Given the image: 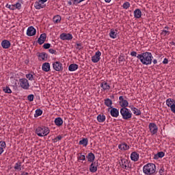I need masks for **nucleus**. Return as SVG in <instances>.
Instances as JSON below:
<instances>
[{"instance_id": "1", "label": "nucleus", "mask_w": 175, "mask_h": 175, "mask_svg": "<svg viewBox=\"0 0 175 175\" xmlns=\"http://www.w3.org/2000/svg\"><path fill=\"white\" fill-rule=\"evenodd\" d=\"M137 58L139 59L142 65H151L152 64V54L150 52H145L138 54Z\"/></svg>"}, {"instance_id": "2", "label": "nucleus", "mask_w": 175, "mask_h": 175, "mask_svg": "<svg viewBox=\"0 0 175 175\" xmlns=\"http://www.w3.org/2000/svg\"><path fill=\"white\" fill-rule=\"evenodd\" d=\"M143 172L144 174L146 175H152L157 172V167L154 163H148L143 167Z\"/></svg>"}, {"instance_id": "3", "label": "nucleus", "mask_w": 175, "mask_h": 175, "mask_svg": "<svg viewBox=\"0 0 175 175\" xmlns=\"http://www.w3.org/2000/svg\"><path fill=\"white\" fill-rule=\"evenodd\" d=\"M36 133L40 137H43L44 136H47V135L50 133V129H49V127L44 126H38L36 129Z\"/></svg>"}, {"instance_id": "4", "label": "nucleus", "mask_w": 175, "mask_h": 175, "mask_svg": "<svg viewBox=\"0 0 175 175\" xmlns=\"http://www.w3.org/2000/svg\"><path fill=\"white\" fill-rule=\"evenodd\" d=\"M120 114L123 120H128L132 118V111H131L128 108H125V107L121 108Z\"/></svg>"}, {"instance_id": "5", "label": "nucleus", "mask_w": 175, "mask_h": 175, "mask_svg": "<svg viewBox=\"0 0 175 175\" xmlns=\"http://www.w3.org/2000/svg\"><path fill=\"white\" fill-rule=\"evenodd\" d=\"M19 85L23 90H29V82L28 81V79L25 78L19 79Z\"/></svg>"}, {"instance_id": "6", "label": "nucleus", "mask_w": 175, "mask_h": 175, "mask_svg": "<svg viewBox=\"0 0 175 175\" xmlns=\"http://www.w3.org/2000/svg\"><path fill=\"white\" fill-rule=\"evenodd\" d=\"M120 165L122 169L128 170L129 168V161L126 159L122 158L120 159Z\"/></svg>"}, {"instance_id": "7", "label": "nucleus", "mask_w": 175, "mask_h": 175, "mask_svg": "<svg viewBox=\"0 0 175 175\" xmlns=\"http://www.w3.org/2000/svg\"><path fill=\"white\" fill-rule=\"evenodd\" d=\"M53 68L54 70H56V72H62L64 70V67L62 66V63L59 62H55L53 64Z\"/></svg>"}, {"instance_id": "8", "label": "nucleus", "mask_w": 175, "mask_h": 175, "mask_svg": "<svg viewBox=\"0 0 175 175\" xmlns=\"http://www.w3.org/2000/svg\"><path fill=\"white\" fill-rule=\"evenodd\" d=\"M119 105L122 107V109H124V107H128L129 103H128V100H125V98H124L122 96H120L119 97Z\"/></svg>"}, {"instance_id": "9", "label": "nucleus", "mask_w": 175, "mask_h": 175, "mask_svg": "<svg viewBox=\"0 0 175 175\" xmlns=\"http://www.w3.org/2000/svg\"><path fill=\"white\" fill-rule=\"evenodd\" d=\"M102 55V53L99 51H96L95 55L92 57V62L94 64H96L100 61V56Z\"/></svg>"}, {"instance_id": "10", "label": "nucleus", "mask_w": 175, "mask_h": 175, "mask_svg": "<svg viewBox=\"0 0 175 175\" xmlns=\"http://www.w3.org/2000/svg\"><path fill=\"white\" fill-rule=\"evenodd\" d=\"M149 129L150 133H152V135H157V133H158V126L155 123H150Z\"/></svg>"}, {"instance_id": "11", "label": "nucleus", "mask_w": 175, "mask_h": 175, "mask_svg": "<svg viewBox=\"0 0 175 175\" xmlns=\"http://www.w3.org/2000/svg\"><path fill=\"white\" fill-rule=\"evenodd\" d=\"M62 40H72L73 39V36L71 33H63L60 34L59 36Z\"/></svg>"}, {"instance_id": "12", "label": "nucleus", "mask_w": 175, "mask_h": 175, "mask_svg": "<svg viewBox=\"0 0 175 175\" xmlns=\"http://www.w3.org/2000/svg\"><path fill=\"white\" fill-rule=\"evenodd\" d=\"M89 170L91 173H96V172H98V162L94 161L90 165Z\"/></svg>"}, {"instance_id": "13", "label": "nucleus", "mask_w": 175, "mask_h": 175, "mask_svg": "<svg viewBox=\"0 0 175 175\" xmlns=\"http://www.w3.org/2000/svg\"><path fill=\"white\" fill-rule=\"evenodd\" d=\"M27 36H33L36 35V29L32 26L28 27L27 30Z\"/></svg>"}, {"instance_id": "14", "label": "nucleus", "mask_w": 175, "mask_h": 175, "mask_svg": "<svg viewBox=\"0 0 175 175\" xmlns=\"http://www.w3.org/2000/svg\"><path fill=\"white\" fill-rule=\"evenodd\" d=\"M110 114L111 117L117 118L120 116V111L117 108H111Z\"/></svg>"}, {"instance_id": "15", "label": "nucleus", "mask_w": 175, "mask_h": 175, "mask_svg": "<svg viewBox=\"0 0 175 175\" xmlns=\"http://www.w3.org/2000/svg\"><path fill=\"white\" fill-rule=\"evenodd\" d=\"M34 7L36 8V9L40 10L43 9V8H45L46 5L44 4V2H42L40 0H39L38 2L35 3Z\"/></svg>"}, {"instance_id": "16", "label": "nucleus", "mask_w": 175, "mask_h": 175, "mask_svg": "<svg viewBox=\"0 0 175 175\" xmlns=\"http://www.w3.org/2000/svg\"><path fill=\"white\" fill-rule=\"evenodd\" d=\"M119 150H121V151H126L129 150V146L126 144V143L123 142L118 145Z\"/></svg>"}, {"instance_id": "17", "label": "nucleus", "mask_w": 175, "mask_h": 175, "mask_svg": "<svg viewBox=\"0 0 175 175\" xmlns=\"http://www.w3.org/2000/svg\"><path fill=\"white\" fill-rule=\"evenodd\" d=\"M46 38H47V36H46V33H42L38 40V43L39 44H43V43H44V42H46Z\"/></svg>"}, {"instance_id": "18", "label": "nucleus", "mask_w": 175, "mask_h": 175, "mask_svg": "<svg viewBox=\"0 0 175 175\" xmlns=\"http://www.w3.org/2000/svg\"><path fill=\"white\" fill-rule=\"evenodd\" d=\"M11 44H12L10 43V41L8 40H4L1 42V46L3 47V49H9Z\"/></svg>"}, {"instance_id": "19", "label": "nucleus", "mask_w": 175, "mask_h": 175, "mask_svg": "<svg viewBox=\"0 0 175 175\" xmlns=\"http://www.w3.org/2000/svg\"><path fill=\"white\" fill-rule=\"evenodd\" d=\"M100 87L103 91H109V90H110V85L106 81L102 82L100 83Z\"/></svg>"}, {"instance_id": "20", "label": "nucleus", "mask_w": 175, "mask_h": 175, "mask_svg": "<svg viewBox=\"0 0 175 175\" xmlns=\"http://www.w3.org/2000/svg\"><path fill=\"white\" fill-rule=\"evenodd\" d=\"M131 159L134 162H137L139 161V154L136 152H133L131 154Z\"/></svg>"}, {"instance_id": "21", "label": "nucleus", "mask_w": 175, "mask_h": 175, "mask_svg": "<svg viewBox=\"0 0 175 175\" xmlns=\"http://www.w3.org/2000/svg\"><path fill=\"white\" fill-rule=\"evenodd\" d=\"M79 69V65L77 64H72L68 66V70L70 72H75Z\"/></svg>"}, {"instance_id": "22", "label": "nucleus", "mask_w": 175, "mask_h": 175, "mask_svg": "<svg viewBox=\"0 0 175 175\" xmlns=\"http://www.w3.org/2000/svg\"><path fill=\"white\" fill-rule=\"evenodd\" d=\"M86 158H87L88 162L93 163L94 161H95V154H94V153H92V152H90L88 154Z\"/></svg>"}, {"instance_id": "23", "label": "nucleus", "mask_w": 175, "mask_h": 175, "mask_svg": "<svg viewBox=\"0 0 175 175\" xmlns=\"http://www.w3.org/2000/svg\"><path fill=\"white\" fill-rule=\"evenodd\" d=\"M169 29H170L169 27H165L164 29L161 31V35H162V36L170 35V31H169Z\"/></svg>"}, {"instance_id": "24", "label": "nucleus", "mask_w": 175, "mask_h": 175, "mask_svg": "<svg viewBox=\"0 0 175 175\" xmlns=\"http://www.w3.org/2000/svg\"><path fill=\"white\" fill-rule=\"evenodd\" d=\"M39 61H47V55L46 53H41L38 54Z\"/></svg>"}, {"instance_id": "25", "label": "nucleus", "mask_w": 175, "mask_h": 175, "mask_svg": "<svg viewBox=\"0 0 175 175\" xmlns=\"http://www.w3.org/2000/svg\"><path fill=\"white\" fill-rule=\"evenodd\" d=\"M42 69L44 72H50V63H44Z\"/></svg>"}, {"instance_id": "26", "label": "nucleus", "mask_w": 175, "mask_h": 175, "mask_svg": "<svg viewBox=\"0 0 175 175\" xmlns=\"http://www.w3.org/2000/svg\"><path fill=\"white\" fill-rule=\"evenodd\" d=\"M79 144L80 146H83V147H87V146H88V139L83 138L81 141H79Z\"/></svg>"}, {"instance_id": "27", "label": "nucleus", "mask_w": 175, "mask_h": 175, "mask_svg": "<svg viewBox=\"0 0 175 175\" xmlns=\"http://www.w3.org/2000/svg\"><path fill=\"white\" fill-rule=\"evenodd\" d=\"M134 17L135 18H140L142 17V11L140 9H136L134 11Z\"/></svg>"}, {"instance_id": "28", "label": "nucleus", "mask_w": 175, "mask_h": 175, "mask_svg": "<svg viewBox=\"0 0 175 175\" xmlns=\"http://www.w3.org/2000/svg\"><path fill=\"white\" fill-rule=\"evenodd\" d=\"M117 30H114V29H111L109 32V38L111 39H116L117 38V32H116Z\"/></svg>"}, {"instance_id": "29", "label": "nucleus", "mask_w": 175, "mask_h": 175, "mask_svg": "<svg viewBox=\"0 0 175 175\" xmlns=\"http://www.w3.org/2000/svg\"><path fill=\"white\" fill-rule=\"evenodd\" d=\"M55 124L57 126H61L64 124V120L61 118H56L55 119Z\"/></svg>"}, {"instance_id": "30", "label": "nucleus", "mask_w": 175, "mask_h": 175, "mask_svg": "<svg viewBox=\"0 0 175 175\" xmlns=\"http://www.w3.org/2000/svg\"><path fill=\"white\" fill-rule=\"evenodd\" d=\"M105 105L107 106V107H110L111 109H113V107L111 105H113V101L110 98H107L105 100Z\"/></svg>"}, {"instance_id": "31", "label": "nucleus", "mask_w": 175, "mask_h": 175, "mask_svg": "<svg viewBox=\"0 0 175 175\" xmlns=\"http://www.w3.org/2000/svg\"><path fill=\"white\" fill-rule=\"evenodd\" d=\"M175 102L173 98H167L166 100V105L168 107H172L174 105Z\"/></svg>"}, {"instance_id": "32", "label": "nucleus", "mask_w": 175, "mask_h": 175, "mask_svg": "<svg viewBox=\"0 0 175 175\" xmlns=\"http://www.w3.org/2000/svg\"><path fill=\"white\" fill-rule=\"evenodd\" d=\"M97 121L98 122H105V121H106V116L103 114V115L99 114L97 116Z\"/></svg>"}, {"instance_id": "33", "label": "nucleus", "mask_w": 175, "mask_h": 175, "mask_svg": "<svg viewBox=\"0 0 175 175\" xmlns=\"http://www.w3.org/2000/svg\"><path fill=\"white\" fill-rule=\"evenodd\" d=\"M22 165H23V163H21V161H18L17 163H15L14 169L15 170H17L18 172H20L21 170Z\"/></svg>"}, {"instance_id": "34", "label": "nucleus", "mask_w": 175, "mask_h": 175, "mask_svg": "<svg viewBox=\"0 0 175 175\" xmlns=\"http://www.w3.org/2000/svg\"><path fill=\"white\" fill-rule=\"evenodd\" d=\"M163 157H165V152H159L154 155V159H159V158H163Z\"/></svg>"}, {"instance_id": "35", "label": "nucleus", "mask_w": 175, "mask_h": 175, "mask_svg": "<svg viewBox=\"0 0 175 175\" xmlns=\"http://www.w3.org/2000/svg\"><path fill=\"white\" fill-rule=\"evenodd\" d=\"M61 22V16L56 15L53 17V23L55 24H58V23Z\"/></svg>"}, {"instance_id": "36", "label": "nucleus", "mask_w": 175, "mask_h": 175, "mask_svg": "<svg viewBox=\"0 0 175 175\" xmlns=\"http://www.w3.org/2000/svg\"><path fill=\"white\" fill-rule=\"evenodd\" d=\"M41 114H43V111H42L40 109H36L34 114L35 118H37V117H39Z\"/></svg>"}, {"instance_id": "37", "label": "nucleus", "mask_w": 175, "mask_h": 175, "mask_svg": "<svg viewBox=\"0 0 175 175\" xmlns=\"http://www.w3.org/2000/svg\"><path fill=\"white\" fill-rule=\"evenodd\" d=\"M133 112L135 116H140L142 114V111L137 108H133Z\"/></svg>"}, {"instance_id": "38", "label": "nucleus", "mask_w": 175, "mask_h": 175, "mask_svg": "<svg viewBox=\"0 0 175 175\" xmlns=\"http://www.w3.org/2000/svg\"><path fill=\"white\" fill-rule=\"evenodd\" d=\"M78 159L79 161H85V155L79 153Z\"/></svg>"}, {"instance_id": "39", "label": "nucleus", "mask_w": 175, "mask_h": 175, "mask_svg": "<svg viewBox=\"0 0 175 175\" xmlns=\"http://www.w3.org/2000/svg\"><path fill=\"white\" fill-rule=\"evenodd\" d=\"M130 7H131V3H129V2H125L122 5L123 9H129Z\"/></svg>"}, {"instance_id": "40", "label": "nucleus", "mask_w": 175, "mask_h": 175, "mask_svg": "<svg viewBox=\"0 0 175 175\" xmlns=\"http://www.w3.org/2000/svg\"><path fill=\"white\" fill-rule=\"evenodd\" d=\"M26 79H28L30 81H32V80H34L33 79V75L29 73L26 75Z\"/></svg>"}, {"instance_id": "41", "label": "nucleus", "mask_w": 175, "mask_h": 175, "mask_svg": "<svg viewBox=\"0 0 175 175\" xmlns=\"http://www.w3.org/2000/svg\"><path fill=\"white\" fill-rule=\"evenodd\" d=\"M4 92H5L6 94H12V90H10V88L6 86L5 88H4L3 89Z\"/></svg>"}, {"instance_id": "42", "label": "nucleus", "mask_w": 175, "mask_h": 175, "mask_svg": "<svg viewBox=\"0 0 175 175\" xmlns=\"http://www.w3.org/2000/svg\"><path fill=\"white\" fill-rule=\"evenodd\" d=\"M14 9L16 10V9H18V10H20V9H21V3H16V4H14Z\"/></svg>"}, {"instance_id": "43", "label": "nucleus", "mask_w": 175, "mask_h": 175, "mask_svg": "<svg viewBox=\"0 0 175 175\" xmlns=\"http://www.w3.org/2000/svg\"><path fill=\"white\" fill-rule=\"evenodd\" d=\"M0 148H6V142H5L4 141H1L0 142Z\"/></svg>"}, {"instance_id": "44", "label": "nucleus", "mask_w": 175, "mask_h": 175, "mask_svg": "<svg viewBox=\"0 0 175 175\" xmlns=\"http://www.w3.org/2000/svg\"><path fill=\"white\" fill-rule=\"evenodd\" d=\"M62 139V136L61 135H58L57 137H56L54 139L53 142L54 143H57V142H59V140Z\"/></svg>"}, {"instance_id": "45", "label": "nucleus", "mask_w": 175, "mask_h": 175, "mask_svg": "<svg viewBox=\"0 0 175 175\" xmlns=\"http://www.w3.org/2000/svg\"><path fill=\"white\" fill-rule=\"evenodd\" d=\"M5 8H8V9H10V10H15L14 9V5H9V4H7L5 5Z\"/></svg>"}, {"instance_id": "46", "label": "nucleus", "mask_w": 175, "mask_h": 175, "mask_svg": "<svg viewBox=\"0 0 175 175\" xmlns=\"http://www.w3.org/2000/svg\"><path fill=\"white\" fill-rule=\"evenodd\" d=\"M33 94H29L28 96H27V99L29 102H33Z\"/></svg>"}, {"instance_id": "47", "label": "nucleus", "mask_w": 175, "mask_h": 175, "mask_svg": "<svg viewBox=\"0 0 175 175\" xmlns=\"http://www.w3.org/2000/svg\"><path fill=\"white\" fill-rule=\"evenodd\" d=\"M118 61L119 62H124V61H125V57H124L122 55H120L118 57Z\"/></svg>"}, {"instance_id": "48", "label": "nucleus", "mask_w": 175, "mask_h": 175, "mask_svg": "<svg viewBox=\"0 0 175 175\" xmlns=\"http://www.w3.org/2000/svg\"><path fill=\"white\" fill-rule=\"evenodd\" d=\"M51 44H50L49 43H46V44H44L43 45V47H44V49H49V47H51Z\"/></svg>"}, {"instance_id": "49", "label": "nucleus", "mask_w": 175, "mask_h": 175, "mask_svg": "<svg viewBox=\"0 0 175 175\" xmlns=\"http://www.w3.org/2000/svg\"><path fill=\"white\" fill-rule=\"evenodd\" d=\"M130 55H131V57H137V53L136 51L131 52Z\"/></svg>"}, {"instance_id": "50", "label": "nucleus", "mask_w": 175, "mask_h": 175, "mask_svg": "<svg viewBox=\"0 0 175 175\" xmlns=\"http://www.w3.org/2000/svg\"><path fill=\"white\" fill-rule=\"evenodd\" d=\"M49 53H50L51 54H57V51H55V50H54V49H50L49 50Z\"/></svg>"}, {"instance_id": "51", "label": "nucleus", "mask_w": 175, "mask_h": 175, "mask_svg": "<svg viewBox=\"0 0 175 175\" xmlns=\"http://www.w3.org/2000/svg\"><path fill=\"white\" fill-rule=\"evenodd\" d=\"M83 45L81 44H77V46L76 49H77L78 50H81V49H83Z\"/></svg>"}, {"instance_id": "52", "label": "nucleus", "mask_w": 175, "mask_h": 175, "mask_svg": "<svg viewBox=\"0 0 175 175\" xmlns=\"http://www.w3.org/2000/svg\"><path fill=\"white\" fill-rule=\"evenodd\" d=\"M83 1L84 0H74V5H77L79 3H80V2H83Z\"/></svg>"}, {"instance_id": "53", "label": "nucleus", "mask_w": 175, "mask_h": 175, "mask_svg": "<svg viewBox=\"0 0 175 175\" xmlns=\"http://www.w3.org/2000/svg\"><path fill=\"white\" fill-rule=\"evenodd\" d=\"M172 113H175V104L170 108Z\"/></svg>"}, {"instance_id": "54", "label": "nucleus", "mask_w": 175, "mask_h": 175, "mask_svg": "<svg viewBox=\"0 0 175 175\" xmlns=\"http://www.w3.org/2000/svg\"><path fill=\"white\" fill-rule=\"evenodd\" d=\"M165 172V170L161 169L159 172V174L163 175V173Z\"/></svg>"}, {"instance_id": "55", "label": "nucleus", "mask_w": 175, "mask_h": 175, "mask_svg": "<svg viewBox=\"0 0 175 175\" xmlns=\"http://www.w3.org/2000/svg\"><path fill=\"white\" fill-rule=\"evenodd\" d=\"M169 62V60H167V58H165L163 61V64H166Z\"/></svg>"}, {"instance_id": "56", "label": "nucleus", "mask_w": 175, "mask_h": 175, "mask_svg": "<svg viewBox=\"0 0 175 175\" xmlns=\"http://www.w3.org/2000/svg\"><path fill=\"white\" fill-rule=\"evenodd\" d=\"M3 151H4L3 148L0 147V155H2V154L3 153Z\"/></svg>"}, {"instance_id": "57", "label": "nucleus", "mask_w": 175, "mask_h": 175, "mask_svg": "<svg viewBox=\"0 0 175 175\" xmlns=\"http://www.w3.org/2000/svg\"><path fill=\"white\" fill-rule=\"evenodd\" d=\"M129 107L131 108V110L133 111V109H135L136 107H135L133 105H130L129 106Z\"/></svg>"}, {"instance_id": "58", "label": "nucleus", "mask_w": 175, "mask_h": 175, "mask_svg": "<svg viewBox=\"0 0 175 175\" xmlns=\"http://www.w3.org/2000/svg\"><path fill=\"white\" fill-rule=\"evenodd\" d=\"M153 64H154V65H157V64H158V61L154 59L153 60Z\"/></svg>"}, {"instance_id": "59", "label": "nucleus", "mask_w": 175, "mask_h": 175, "mask_svg": "<svg viewBox=\"0 0 175 175\" xmlns=\"http://www.w3.org/2000/svg\"><path fill=\"white\" fill-rule=\"evenodd\" d=\"M21 175H28V172H23Z\"/></svg>"}, {"instance_id": "60", "label": "nucleus", "mask_w": 175, "mask_h": 175, "mask_svg": "<svg viewBox=\"0 0 175 175\" xmlns=\"http://www.w3.org/2000/svg\"><path fill=\"white\" fill-rule=\"evenodd\" d=\"M105 1L107 3H110V2H111V0H105Z\"/></svg>"}, {"instance_id": "61", "label": "nucleus", "mask_w": 175, "mask_h": 175, "mask_svg": "<svg viewBox=\"0 0 175 175\" xmlns=\"http://www.w3.org/2000/svg\"><path fill=\"white\" fill-rule=\"evenodd\" d=\"M35 87H36V88H39V85H37V86Z\"/></svg>"}, {"instance_id": "62", "label": "nucleus", "mask_w": 175, "mask_h": 175, "mask_svg": "<svg viewBox=\"0 0 175 175\" xmlns=\"http://www.w3.org/2000/svg\"><path fill=\"white\" fill-rule=\"evenodd\" d=\"M69 5H72V2H69Z\"/></svg>"}, {"instance_id": "63", "label": "nucleus", "mask_w": 175, "mask_h": 175, "mask_svg": "<svg viewBox=\"0 0 175 175\" xmlns=\"http://www.w3.org/2000/svg\"><path fill=\"white\" fill-rule=\"evenodd\" d=\"M172 44H174V42H172Z\"/></svg>"}, {"instance_id": "64", "label": "nucleus", "mask_w": 175, "mask_h": 175, "mask_svg": "<svg viewBox=\"0 0 175 175\" xmlns=\"http://www.w3.org/2000/svg\"><path fill=\"white\" fill-rule=\"evenodd\" d=\"M38 84L36 85V87H37Z\"/></svg>"}]
</instances>
